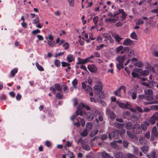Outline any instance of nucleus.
Segmentation results:
<instances>
[{
  "label": "nucleus",
  "instance_id": "obj_1",
  "mask_svg": "<svg viewBox=\"0 0 158 158\" xmlns=\"http://www.w3.org/2000/svg\"><path fill=\"white\" fill-rule=\"evenodd\" d=\"M102 84L100 82L99 85H95L94 86V89L95 91V93L98 97L101 98H104L105 96L102 92Z\"/></svg>",
  "mask_w": 158,
  "mask_h": 158
},
{
  "label": "nucleus",
  "instance_id": "obj_2",
  "mask_svg": "<svg viewBox=\"0 0 158 158\" xmlns=\"http://www.w3.org/2000/svg\"><path fill=\"white\" fill-rule=\"evenodd\" d=\"M87 83V82L86 81L82 82V88L84 89L87 93H89V95L90 96H93V94L92 92V89L89 85H86V83Z\"/></svg>",
  "mask_w": 158,
  "mask_h": 158
},
{
  "label": "nucleus",
  "instance_id": "obj_3",
  "mask_svg": "<svg viewBox=\"0 0 158 158\" xmlns=\"http://www.w3.org/2000/svg\"><path fill=\"white\" fill-rule=\"evenodd\" d=\"M50 89L52 91L53 94H55L56 93V90L61 92L62 91L61 86L59 84H55L54 85V87L53 86H51Z\"/></svg>",
  "mask_w": 158,
  "mask_h": 158
},
{
  "label": "nucleus",
  "instance_id": "obj_4",
  "mask_svg": "<svg viewBox=\"0 0 158 158\" xmlns=\"http://www.w3.org/2000/svg\"><path fill=\"white\" fill-rule=\"evenodd\" d=\"M156 121H158V112L153 114L149 119V123L152 125L156 123Z\"/></svg>",
  "mask_w": 158,
  "mask_h": 158
},
{
  "label": "nucleus",
  "instance_id": "obj_5",
  "mask_svg": "<svg viewBox=\"0 0 158 158\" xmlns=\"http://www.w3.org/2000/svg\"><path fill=\"white\" fill-rule=\"evenodd\" d=\"M119 14H122V16L121 17V18H122L123 20H124L126 19L127 16V14L123 9H121L116 11L115 14L114 15L117 16Z\"/></svg>",
  "mask_w": 158,
  "mask_h": 158
},
{
  "label": "nucleus",
  "instance_id": "obj_6",
  "mask_svg": "<svg viewBox=\"0 0 158 158\" xmlns=\"http://www.w3.org/2000/svg\"><path fill=\"white\" fill-rule=\"evenodd\" d=\"M84 106V104L82 103L78 106L77 110L76 111V116H77L79 115H80L81 116H82V113L81 110L83 108Z\"/></svg>",
  "mask_w": 158,
  "mask_h": 158
},
{
  "label": "nucleus",
  "instance_id": "obj_7",
  "mask_svg": "<svg viewBox=\"0 0 158 158\" xmlns=\"http://www.w3.org/2000/svg\"><path fill=\"white\" fill-rule=\"evenodd\" d=\"M150 123L147 121H144L141 124L140 127L143 131H145L147 129V127L149 126Z\"/></svg>",
  "mask_w": 158,
  "mask_h": 158
},
{
  "label": "nucleus",
  "instance_id": "obj_8",
  "mask_svg": "<svg viewBox=\"0 0 158 158\" xmlns=\"http://www.w3.org/2000/svg\"><path fill=\"white\" fill-rule=\"evenodd\" d=\"M83 141L82 140L81 138H80L78 141V143H81L82 147L84 149L87 151L89 150V146L87 144H83Z\"/></svg>",
  "mask_w": 158,
  "mask_h": 158
},
{
  "label": "nucleus",
  "instance_id": "obj_9",
  "mask_svg": "<svg viewBox=\"0 0 158 158\" xmlns=\"http://www.w3.org/2000/svg\"><path fill=\"white\" fill-rule=\"evenodd\" d=\"M87 68L89 71L92 73H95L97 70V67L93 64L89 65Z\"/></svg>",
  "mask_w": 158,
  "mask_h": 158
},
{
  "label": "nucleus",
  "instance_id": "obj_10",
  "mask_svg": "<svg viewBox=\"0 0 158 158\" xmlns=\"http://www.w3.org/2000/svg\"><path fill=\"white\" fill-rule=\"evenodd\" d=\"M78 62L77 63V64H85L89 62L87 58L83 59L80 58H78Z\"/></svg>",
  "mask_w": 158,
  "mask_h": 158
},
{
  "label": "nucleus",
  "instance_id": "obj_11",
  "mask_svg": "<svg viewBox=\"0 0 158 158\" xmlns=\"http://www.w3.org/2000/svg\"><path fill=\"white\" fill-rule=\"evenodd\" d=\"M149 73V71L148 70H142L141 69H139V74L141 76H147Z\"/></svg>",
  "mask_w": 158,
  "mask_h": 158
},
{
  "label": "nucleus",
  "instance_id": "obj_12",
  "mask_svg": "<svg viewBox=\"0 0 158 158\" xmlns=\"http://www.w3.org/2000/svg\"><path fill=\"white\" fill-rule=\"evenodd\" d=\"M133 43V41L129 38H127L123 42V45L125 46L131 45Z\"/></svg>",
  "mask_w": 158,
  "mask_h": 158
},
{
  "label": "nucleus",
  "instance_id": "obj_13",
  "mask_svg": "<svg viewBox=\"0 0 158 158\" xmlns=\"http://www.w3.org/2000/svg\"><path fill=\"white\" fill-rule=\"evenodd\" d=\"M152 136L158 137V128L157 130L156 127L154 126L152 128Z\"/></svg>",
  "mask_w": 158,
  "mask_h": 158
},
{
  "label": "nucleus",
  "instance_id": "obj_14",
  "mask_svg": "<svg viewBox=\"0 0 158 158\" xmlns=\"http://www.w3.org/2000/svg\"><path fill=\"white\" fill-rule=\"evenodd\" d=\"M107 114L111 119H114L116 117V115L115 113L110 110L107 111Z\"/></svg>",
  "mask_w": 158,
  "mask_h": 158
},
{
  "label": "nucleus",
  "instance_id": "obj_15",
  "mask_svg": "<svg viewBox=\"0 0 158 158\" xmlns=\"http://www.w3.org/2000/svg\"><path fill=\"white\" fill-rule=\"evenodd\" d=\"M126 58V56L123 55L118 57L116 58V60L118 61V63H123Z\"/></svg>",
  "mask_w": 158,
  "mask_h": 158
},
{
  "label": "nucleus",
  "instance_id": "obj_16",
  "mask_svg": "<svg viewBox=\"0 0 158 158\" xmlns=\"http://www.w3.org/2000/svg\"><path fill=\"white\" fill-rule=\"evenodd\" d=\"M132 131L135 134H138V124H135L133 126Z\"/></svg>",
  "mask_w": 158,
  "mask_h": 158
},
{
  "label": "nucleus",
  "instance_id": "obj_17",
  "mask_svg": "<svg viewBox=\"0 0 158 158\" xmlns=\"http://www.w3.org/2000/svg\"><path fill=\"white\" fill-rule=\"evenodd\" d=\"M140 149L144 153L147 154L148 152L149 147L147 146H143L141 147Z\"/></svg>",
  "mask_w": 158,
  "mask_h": 158
},
{
  "label": "nucleus",
  "instance_id": "obj_18",
  "mask_svg": "<svg viewBox=\"0 0 158 158\" xmlns=\"http://www.w3.org/2000/svg\"><path fill=\"white\" fill-rule=\"evenodd\" d=\"M112 137L115 139H118L119 138V134L117 130H116L112 132L111 133Z\"/></svg>",
  "mask_w": 158,
  "mask_h": 158
},
{
  "label": "nucleus",
  "instance_id": "obj_19",
  "mask_svg": "<svg viewBox=\"0 0 158 158\" xmlns=\"http://www.w3.org/2000/svg\"><path fill=\"white\" fill-rule=\"evenodd\" d=\"M138 69L135 68L134 72L131 73L132 77H134L138 78Z\"/></svg>",
  "mask_w": 158,
  "mask_h": 158
},
{
  "label": "nucleus",
  "instance_id": "obj_20",
  "mask_svg": "<svg viewBox=\"0 0 158 158\" xmlns=\"http://www.w3.org/2000/svg\"><path fill=\"white\" fill-rule=\"evenodd\" d=\"M87 119L89 121L92 120L94 118V115L91 112H89L86 115Z\"/></svg>",
  "mask_w": 158,
  "mask_h": 158
},
{
  "label": "nucleus",
  "instance_id": "obj_21",
  "mask_svg": "<svg viewBox=\"0 0 158 158\" xmlns=\"http://www.w3.org/2000/svg\"><path fill=\"white\" fill-rule=\"evenodd\" d=\"M113 37L118 43H119L122 39L123 38H121L118 34H114L113 35Z\"/></svg>",
  "mask_w": 158,
  "mask_h": 158
},
{
  "label": "nucleus",
  "instance_id": "obj_22",
  "mask_svg": "<svg viewBox=\"0 0 158 158\" xmlns=\"http://www.w3.org/2000/svg\"><path fill=\"white\" fill-rule=\"evenodd\" d=\"M116 18H109L108 19H106V21L107 22H113L114 23H115L116 22V21L118 19H119V17L118 16H116Z\"/></svg>",
  "mask_w": 158,
  "mask_h": 158
},
{
  "label": "nucleus",
  "instance_id": "obj_23",
  "mask_svg": "<svg viewBox=\"0 0 158 158\" xmlns=\"http://www.w3.org/2000/svg\"><path fill=\"white\" fill-rule=\"evenodd\" d=\"M131 61L135 66H138V62L137 59L135 58H132Z\"/></svg>",
  "mask_w": 158,
  "mask_h": 158
},
{
  "label": "nucleus",
  "instance_id": "obj_24",
  "mask_svg": "<svg viewBox=\"0 0 158 158\" xmlns=\"http://www.w3.org/2000/svg\"><path fill=\"white\" fill-rule=\"evenodd\" d=\"M66 58L69 62H71L74 60V58L73 55L69 54L67 56Z\"/></svg>",
  "mask_w": 158,
  "mask_h": 158
},
{
  "label": "nucleus",
  "instance_id": "obj_25",
  "mask_svg": "<svg viewBox=\"0 0 158 158\" xmlns=\"http://www.w3.org/2000/svg\"><path fill=\"white\" fill-rule=\"evenodd\" d=\"M102 158H110V155L105 152H103L102 153ZM111 158H114L112 157Z\"/></svg>",
  "mask_w": 158,
  "mask_h": 158
},
{
  "label": "nucleus",
  "instance_id": "obj_26",
  "mask_svg": "<svg viewBox=\"0 0 158 158\" xmlns=\"http://www.w3.org/2000/svg\"><path fill=\"white\" fill-rule=\"evenodd\" d=\"M139 141L140 142V143L142 145H143L145 144L147 142V141L143 137H141L140 138Z\"/></svg>",
  "mask_w": 158,
  "mask_h": 158
},
{
  "label": "nucleus",
  "instance_id": "obj_27",
  "mask_svg": "<svg viewBox=\"0 0 158 158\" xmlns=\"http://www.w3.org/2000/svg\"><path fill=\"white\" fill-rule=\"evenodd\" d=\"M119 135H120L122 137L125 133V130L123 129L120 130H117Z\"/></svg>",
  "mask_w": 158,
  "mask_h": 158
},
{
  "label": "nucleus",
  "instance_id": "obj_28",
  "mask_svg": "<svg viewBox=\"0 0 158 158\" xmlns=\"http://www.w3.org/2000/svg\"><path fill=\"white\" fill-rule=\"evenodd\" d=\"M119 106L122 108H127V107L130 106V104L128 103L125 104L122 103H120L119 105Z\"/></svg>",
  "mask_w": 158,
  "mask_h": 158
},
{
  "label": "nucleus",
  "instance_id": "obj_29",
  "mask_svg": "<svg viewBox=\"0 0 158 158\" xmlns=\"http://www.w3.org/2000/svg\"><path fill=\"white\" fill-rule=\"evenodd\" d=\"M115 158H124L123 157V154L121 152H117L115 154Z\"/></svg>",
  "mask_w": 158,
  "mask_h": 158
},
{
  "label": "nucleus",
  "instance_id": "obj_30",
  "mask_svg": "<svg viewBox=\"0 0 158 158\" xmlns=\"http://www.w3.org/2000/svg\"><path fill=\"white\" fill-rule=\"evenodd\" d=\"M35 65L37 69L40 71H43L44 70V69L43 68V67L41 66L37 62H36L35 63Z\"/></svg>",
  "mask_w": 158,
  "mask_h": 158
},
{
  "label": "nucleus",
  "instance_id": "obj_31",
  "mask_svg": "<svg viewBox=\"0 0 158 158\" xmlns=\"http://www.w3.org/2000/svg\"><path fill=\"white\" fill-rule=\"evenodd\" d=\"M70 64L69 63H67V62H61V66L63 67H65L66 66H68V69H70L71 68L69 67Z\"/></svg>",
  "mask_w": 158,
  "mask_h": 158
},
{
  "label": "nucleus",
  "instance_id": "obj_32",
  "mask_svg": "<svg viewBox=\"0 0 158 158\" xmlns=\"http://www.w3.org/2000/svg\"><path fill=\"white\" fill-rule=\"evenodd\" d=\"M145 92L147 95H153V92L152 89H148L145 90Z\"/></svg>",
  "mask_w": 158,
  "mask_h": 158
},
{
  "label": "nucleus",
  "instance_id": "obj_33",
  "mask_svg": "<svg viewBox=\"0 0 158 158\" xmlns=\"http://www.w3.org/2000/svg\"><path fill=\"white\" fill-rule=\"evenodd\" d=\"M156 153L154 151L151 152L150 154L147 155V156L149 158H155L156 156Z\"/></svg>",
  "mask_w": 158,
  "mask_h": 158
},
{
  "label": "nucleus",
  "instance_id": "obj_34",
  "mask_svg": "<svg viewBox=\"0 0 158 158\" xmlns=\"http://www.w3.org/2000/svg\"><path fill=\"white\" fill-rule=\"evenodd\" d=\"M146 98L147 100L151 102H152L154 99L152 95H147L146 97Z\"/></svg>",
  "mask_w": 158,
  "mask_h": 158
},
{
  "label": "nucleus",
  "instance_id": "obj_35",
  "mask_svg": "<svg viewBox=\"0 0 158 158\" xmlns=\"http://www.w3.org/2000/svg\"><path fill=\"white\" fill-rule=\"evenodd\" d=\"M123 63H118L116 64V67L119 70H120L121 69H123L124 68V66L123 64Z\"/></svg>",
  "mask_w": 158,
  "mask_h": 158
},
{
  "label": "nucleus",
  "instance_id": "obj_36",
  "mask_svg": "<svg viewBox=\"0 0 158 158\" xmlns=\"http://www.w3.org/2000/svg\"><path fill=\"white\" fill-rule=\"evenodd\" d=\"M131 37L134 40H137V36L135 32H133L130 35Z\"/></svg>",
  "mask_w": 158,
  "mask_h": 158
},
{
  "label": "nucleus",
  "instance_id": "obj_37",
  "mask_svg": "<svg viewBox=\"0 0 158 158\" xmlns=\"http://www.w3.org/2000/svg\"><path fill=\"white\" fill-rule=\"evenodd\" d=\"M121 87L118 89L116 91H115L114 93V94L117 96L119 97H120L121 96L120 94L121 90Z\"/></svg>",
  "mask_w": 158,
  "mask_h": 158
},
{
  "label": "nucleus",
  "instance_id": "obj_38",
  "mask_svg": "<svg viewBox=\"0 0 158 158\" xmlns=\"http://www.w3.org/2000/svg\"><path fill=\"white\" fill-rule=\"evenodd\" d=\"M17 71L18 69L15 68L12 70L10 73V74L11 75L12 77H14L15 74L17 72Z\"/></svg>",
  "mask_w": 158,
  "mask_h": 158
},
{
  "label": "nucleus",
  "instance_id": "obj_39",
  "mask_svg": "<svg viewBox=\"0 0 158 158\" xmlns=\"http://www.w3.org/2000/svg\"><path fill=\"white\" fill-rule=\"evenodd\" d=\"M125 126L127 129L130 130L132 128V125L131 122H128L126 124Z\"/></svg>",
  "mask_w": 158,
  "mask_h": 158
},
{
  "label": "nucleus",
  "instance_id": "obj_40",
  "mask_svg": "<svg viewBox=\"0 0 158 158\" xmlns=\"http://www.w3.org/2000/svg\"><path fill=\"white\" fill-rule=\"evenodd\" d=\"M114 126L117 128H120L123 126V124L119 123H115L114 124Z\"/></svg>",
  "mask_w": 158,
  "mask_h": 158
},
{
  "label": "nucleus",
  "instance_id": "obj_41",
  "mask_svg": "<svg viewBox=\"0 0 158 158\" xmlns=\"http://www.w3.org/2000/svg\"><path fill=\"white\" fill-rule=\"evenodd\" d=\"M40 23V21L39 19V18L38 16L35 17V19H34L33 21V23L34 24H36L37 23Z\"/></svg>",
  "mask_w": 158,
  "mask_h": 158
},
{
  "label": "nucleus",
  "instance_id": "obj_42",
  "mask_svg": "<svg viewBox=\"0 0 158 158\" xmlns=\"http://www.w3.org/2000/svg\"><path fill=\"white\" fill-rule=\"evenodd\" d=\"M81 135L83 137L86 136L88 134V132L86 129H84L82 132L81 133Z\"/></svg>",
  "mask_w": 158,
  "mask_h": 158
},
{
  "label": "nucleus",
  "instance_id": "obj_43",
  "mask_svg": "<svg viewBox=\"0 0 158 158\" xmlns=\"http://www.w3.org/2000/svg\"><path fill=\"white\" fill-rule=\"evenodd\" d=\"M72 84L75 88H77V85L78 84V81L77 79H74L72 82Z\"/></svg>",
  "mask_w": 158,
  "mask_h": 158
},
{
  "label": "nucleus",
  "instance_id": "obj_44",
  "mask_svg": "<svg viewBox=\"0 0 158 158\" xmlns=\"http://www.w3.org/2000/svg\"><path fill=\"white\" fill-rule=\"evenodd\" d=\"M98 130H96L95 131H92L90 134V136L91 137H94L98 133Z\"/></svg>",
  "mask_w": 158,
  "mask_h": 158
},
{
  "label": "nucleus",
  "instance_id": "obj_45",
  "mask_svg": "<svg viewBox=\"0 0 158 158\" xmlns=\"http://www.w3.org/2000/svg\"><path fill=\"white\" fill-rule=\"evenodd\" d=\"M152 101L154 104L158 103V94L155 96V99Z\"/></svg>",
  "mask_w": 158,
  "mask_h": 158
},
{
  "label": "nucleus",
  "instance_id": "obj_46",
  "mask_svg": "<svg viewBox=\"0 0 158 158\" xmlns=\"http://www.w3.org/2000/svg\"><path fill=\"white\" fill-rule=\"evenodd\" d=\"M70 6H73L74 5V0H68Z\"/></svg>",
  "mask_w": 158,
  "mask_h": 158
},
{
  "label": "nucleus",
  "instance_id": "obj_47",
  "mask_svg": "<svg viewBox=\"0 0 158 158\" xmlns=\"http://www.w3.org/2000/svg\"><path fill=\"white\" fill-rule=\"evenodd\" d=\"M86 127L88 129H91L92 127V124L90 122L87 123L86 125Z\"/></svg>",
  "mask_w": 158,
  "mask_h": 158
},
{
  "label": "nucleus",
  "instance_id": "obj_48",
  "mask_svg": "<svg viewBox=\"0 0 158 158\" xmlns=\"http://www.w3.org/2000/svg\"><path fill=\"white\" fill-rule=\"evenodd\" d=\"M40 33V31L38 29H37L35 30H33L31 32L32 34L33 35H36L37 33Z\"/></svg>",
  "mask_w": 158,
  "mask_h": 158
},
{
  "label": "nucleus",
  "instance_id": "obj_49",
  "mask_svg": "<svg viewBox=\"0 0 158 158\" xmlns=\"http://www.w3.org/2000/svg\"><path fill=\"white\" fill-rule=\"evenodd\" d=\"M103 36L104 38H106L107 39H109L111 37L110 34L106 33L103 34Z\"/></svg>",
  "mask_w": 158,
  "mask_h": 158
},
{
  "label": "nucleus",
  "instance_id": "obj_50",
  "mask_svg": "<svg viewBox=\"0 0 158 158\" xmlns=\"http://www.w3.org/2000/svg\"><path fill=\"white\" fill-rule=\"evenodd\" d=\"M129 49V48L128 47H125L121 52V54H123L127 52V50Z\"/></svg>",
  "mask_w": 158,
  "mask_h": 158
},
{
  "label": "nucleus",
  "instance_id": "obj_51",
  "mask_svg": "<svg viewBox=\"0 0 158 158\" xmlns=\"http://www.w3.org/2000/svg\"><path fill=\"white\" fill-rule=\"evenodd\" d=\"M56 98L58 99H62L63 98L62 94H60V93H57L56 94Z\"/></svg>",
  "mask_w": 158,
  "mask_h": 158
},
{
  "label": "nucleus",
  "instance_id": "obj_52",
  "mask_svg": "<svg viewBox=\"0 0 158 158\" xmlns=\"http://www.w3.org/2000/svg\"><path fill=\"white\" fill-rule=\"evenodd\" d=\"M137 97V93L136 92L134 91L132 94L131 97L132 98L135 100L136 99Z\"/></svg>",
  "mask_w": 158,
  "mask_h": 158
},
{
  "label": "nucleus",
  "instance_id": "obj_53",
  "mask_svg": "<svg viewBox=\"0 0 158 158\" xmlns=\"http://www.w3.org/2000/svg\"><path fill=\"white\" fill-rule=\"evenodd\" d=\"M54 63L55 66L57 67H59L60 66V62L59 60H56Z\"/></svg>",
  "mask_w": 158,
  "mask_h": 158
},
{
  "label": "nucleus",
  "instance_id": "obj_54",
  "mask_svg": "<svg viewBox=\"0 0 158 158\" xmlns=\"http://www.w3.org/2000/svg\"><path fill=\"white\" fill-rule=\"evenodd\" d=\"M46 39L47 40H53V37L51 35H49L48 37H46Z\"/></svg>",
  "mask_w": 158,
  "mask_h": 158
},
{
  "label": "nucleus",
  "instance_id": "obj_55",
  "mask_svg": "<svg viewBox=\"0 0 158 158\" xmlns=\"http://www.w3.org/2000/svg\"><path fill=\"white\" fill-rule=\"evenodd\" d=\"M127 52H128L130 53V54H129L128 55V56L131 57L134 54V51L131 49H129H129L128 50H127Z\"/></svg>",
  "mask_w": 158,
  "mask_h": 158
},
{
  "label": "nucleus",
  "instance_id": "obj_56",
  "mask_svg": "<svg viewBox=\"0 0 158 158\" xmlns=\"http://www.w3.org/2000/svg\"><path fill=\"white\" fill-rule=\"evenodd\" d=\"M123 47L122 46H120L118 47L116 49V51L117 53L119 52L123 49Z\"/></svg>",
  "mask_w": 158,
  "mask_h": 158
},
{
  "label": "nucleus",
  "instance_id": "obj_57",
  "mask_svg": "<svg viewBox=\"0 0 158 158\" xmlns=\"http://www.w3.org/2000/svg\"><path fill=\"white\" fill-rule=\"evenodd\" d=\"M127 135L131 138H134V136L133 135L132 133L129 131H127Z\"/></svg>",
  "mask_w": 158,
  "mask_h": 158
},
{
  "label": "nucleus",
  "instance_id": "obj_58",
  "mask_svg": "<svg viewBox=\"0 0 158 158\" xmlns=\"http://www.w3.org/2000/svg\"><path fill=\"white\" fill-rule=\"evenodd\" d=\"M79 119L80 120L81 125L83 127L85 126V121L83 118H79Z\"/></svg>",
  "mask_w": 158,
  "mask_h": 158
},
{
  "label": "nucleus",
  "instance_id": "obj_59",
  "mask_svg": "<svg viewBox=\"0 0 158 158\" xmlns=\"http://www.w3.org/2000/svg\"><path fill=\"white\" fill-rule=\"evenodd\" d=\"M105 46V45L103 44H101L99 46H96V49L97 50H99L103 48Z\"/></svg>",
  "mask_w": 158,
  "mask_h": 158
},
{
  "label": "nucleus",
  "instance_id": "obj_60",
  "mask_svg": "<svg viewBox=\"0 0 158 158\" xmlns=\"http://www.w3.org/2000/svg\"><path fill=\"white\" fill-rule=\"evenodd\" d=\"M63 46L65 49H67L69 48V45L68 43H65L63 45Z\"/></svg>",
  "mask_w": 158,
  "mask_h": 158
},
{
  "label": "nucleus",
  "instance_id": "obj_61",
  "mask_svg": "<svg viewBox=\"0 0 158 158\" xmlns=\"http://www.w3.org/2000/svg\"><path fill=\"white\" fill-rule=\"evenodd\" d=\"M157 83V82L154 81H151L150 82V83L153 87H155L156 86Z\"/></svg>",
  "mask_w": 158,
  "mask_h": 158
},
{
  "label": "nucleus",
  "instance_id": "obj_62",
  "mask_svg": "<svg viewBox=\"0 0 158 158\" xmlns=\"http://www.w3.org/2000/svg\"><path fill=\"white\" fill-rule=\"evenodd\" d=\"M151 12L156 14V16L158 17V8L154 9L151 11Z\"/></svg>",
  "mask_w": 158,
  "mask_h": 158
},
{
  "label": "nucleus",
  "instance_id": "obj_63",
  "mask_svg": "<svg viewBox=\"0 0 158 158\" xmlns=\"http://www.w3.org/2000/svg\"><path fill=\"white\" fill-rule=\"evenodd\" d=\"M145 136L147 139H149L150 137V134L149 131L147 132L145 134Z\"/></svg>",
  "mask_w": 158,
  "mask_h": 158
},
{
  "label": "nucleus",
  "instance_id": "obj_64",
  "mask_svg": "<svg viewBox=\"0 0 158 158\" xmlns=\"http://www.w3.org/2000/svg\"><path fill=\"white\" fill-rule=\"evenodd\" d=\"M93 20L94 23L96 24L98 21V16H95L93 18Z\"/></svg>",
  "mask_w": 158,
  "mask_h": 158
}]
</instances>
